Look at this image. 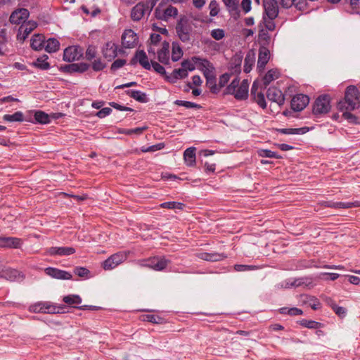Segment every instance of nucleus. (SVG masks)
Listing matches in <instances>:
<instances>
[{
  "label": "nucleus",
  "mask_w": 360,
  "mask_h": 360,
  "mask_svg": "<svg viewBox=\"0 0 360 360\" xmlns=\"http://www.w3.org/2000/svg\"><path fill=\"white\" fill-rule=\"evenodd\" d=\"M278 0H263L264 13L262 22L269 31L276 29L274 19L278 15Z\"/></svg>",
  "instance_id": "1"
},
{
  "label": "nucleus",
  "mask_w": 360,
  "mask_h": 360,
  "mask_svg": "<svg viewBox=\"0 0 360 360\" xmlns=\"http://www.w3.org/2000/svg\"><path fill=\"white\" fill-rule=\"evenodd\" d=\"M176 34L183 43H190L191 40L192 27L189 20L185 15H181L175 27Z\"/></svg>",
  "instance_id": "2"
},
{
  "label": "nucleus",
  "mask_w": 360,
  "mask_h": 360,
  "mask_svg": "<svg viewBox=\"0 0 360 360\" xmlns=\"http://www.w3.org/2000/svg\"><path fill=\"white\" fill-rule=\"evenodd\" d=\"M64 305H56L51 302H38L29 307V311L32 313L42 314H59L63 313Z\"/></svg>",
  "instance_id": "3"
},
{
  "label": "nucleus",
  "mask_w": 360,
  "mask_h": 360,
  "mask_svg": "<svg viewBox=\"0 0 360 360\" xmlns=\"http://www.w3.org/2000/svg\"><path fill=\"white\" fill-rule=\"evenodd\" d=\"M330 108V96L328 94L320 95L313 103L312 114L316 117H320L328 113Z\"/></svg>",
  "instance_id": "4"
},
{
  "label": "nucleus",
  "mask_w": 360,
  "mask_h": 360,
  "mask_svg": "<svg viewBox=\"0 0 360 360\" xmlns=\"http://www.w3.org/2000/svg\"><path fill=\"white\" fill-rule=\"evenodd\" d=\"M126 252H118L112 255L102 263V267L105 270H112L127 259Z\"/></svg>",
  "instance_id": "5"
},
{
  "label": "nucleus",
  "mask_w": 360,
  "mask_h": 360,
  "mask_svg": "<svg viewBox=\"0 0 360 360\" xmlns=\"http://www.w3.org/2000/svg\"><path fill=\"white\" fill-rule=\"evenodd\" d=\"M84 54V50L80 46H70L64 49L63 60L65 62L72 63L79 60Z\"/></svg>",
  "instance_id": "6"
},
{
  "label": "nucleus",
  "mask_w": 360,
  "mask_h": 360,
  "mask_svg": "<svg viewBox=\"0 0 360 360\" xmlns=\"http://www.w3.org/2000/svg\"><path fill=\"white\" fill-rule=\"evenodd\" d=\"M89 64L82 62L79 63L62 65L58 68V69L63 73L72 75L74 73H84L89 70Z\"/></svg>",
  "instance_id": "7"
},
{
  "label": "nucleus",
  "mask_w": 360,
  "mask_h": 360,
  "mask_svg": "<svg viewBox=\"0 0 360 360\" xmlns=\"http://www.w3.org/2000/svg\"><path fill=\"white\" fill-rule=\"evenodd\" d=\"M309 103V97L303 94L295 95L290 102L291 109L294 112L303 110Z\"/></svg>",
  "instance_id": "8"
},
{
  "label": "nucleus",
  "mask_w": 360,
  "mask_h": 360,
  "mask_svg": "<svg viewBox=\"0 0 360 360\" xmlns=\"http://www.w3.org/2000/svg\"><path fill=\"white\" fill-rule=\"evenodd\" d=\"M139 41L136 33L131 29L124 31L122 35V44L126 49H131L136 46Z\"/></svg>",
  "instance_id": "9"
},
{
  "label": "nucleus",
  "mask_w": 360,
  "mask_h": 360,
  "mask_svg": "<svg viewBox=\"0 0 360 360\" xmlns=\"http://www.w3.org/2000/svg\"><path fill=\"white\" fill-rule=\"evenodd\" d=\"M191 60L195 64L198 65V69L202 72L204 76L205 72L210 74L215 72L214 65L207 58H202L199 56H193L191 57Z\"/></svg>",
  "instance_id": "10"
},
{
  "label": "nucleus",
  "mask_w": 360,
  "mask_h": 360,
  "mask_svg": "<svg viewBox=\"0 0 360 360\" xmlns=\"http://www.w3.org/2000/svg\"><path fill=\"white\" fill-rule=\"evenodd\" d=\"M30 12L27 8H18L12 12L9 21L12 24H23L29 18Z\"/></svg>",
  "instance_id": "11"
},
{
  "label": "nucleus",
  "mask_w": 360,
  "mask_h": 360,
  "mask_svg": "<svg viewBox=\"0 0 360 360\" xmlns=\"http://www.w3.org/2000/svg\"><path fill=\"white\" fill-rule=\"evenodd\" d=\"M72 247H51L46 249V255L49 256H69L75 253Z\"/></svg>",
  "instance_id": "12"
},
{
  "label": "nucleus",
  "mask_w": 360,
  "mask_h": 360,
  "mask_svg": "<svg viewBox=\"0 0 360 360\" xmlns=\"http://www.w3.org/2000/svg\"><path fill=\"white\" fill-rule=\"evenodd\" d=\"M44 272L46 275L56 279L70 280L72 277L70 272L55 267H47L44 269Z\"/></svg>",
  "instance_id": "13"
},
{
  "label": "nucleus",
  "mask_w": 360,
  "mask_h": 360,
  "mask_svg": "<svg viewBox=\"0 0 360 360\" xmlns=\"http://www.w3.org/2000/svg\"><path fill=\"white\" fill-rule=\"evenodd\" d=\"M149 4L148 3L139 2L134 6L131 11V18L134 21H139L144 14L148 13Z\"/></svg>",
  "instance_id": "14"
},
{
  "label": "nucleus",
  "mask_w": 360,
  "mask_h": 360,
  "mask_svg": "<svg viewBox=\"0 0 360 360\" xmlns=\"http://www.w3.org/2000/svg\"><path fill=\"white\" fill-rule=\"evenodd\" d=\"M37 25L34 21H28L26 24L21 25L17 34V40L23 42Z\"/></svg>",
  "instance_id": "15"
},
{
  "label": "nucleus",
  "mask_w": 360,
  "mask_h": 360,
  "mask_svg": "<svg viewBox=\"0 0 360 360\" xmlns=\"http://www.w3.org/2000/svg\"><path fill=\"white\" fill-rule=\"evenodd\" d=\"M266 97L269 101L276 103L278 105H283L285 102L284 94L279 89L274 86L267 89Z\"/></svg>",
  "instance_id": "16"
},
{
  "label": "nucleus",
  "mask_w": 360,
  "mask_h": 360,
  "mask_svg": "<svg viewBox=\"0 0 360 360\" xmlns=\"http://www.w3.org/2000/svg\"><path fill=\"white\" fill-rule=\"evenodd\" d=\"M270 58V51L269 48L265 46H260L259 49V55L257 60V69L262 71Z\"/></svg>",
  "instance_id": "17"
},
{
  "label": "nucleus",
  "mask_w": 360,
  "mask_h": 360,
  "mask_svg": "<svg viewBox=\"0 0 360 360\" xmlns=\"http://www.w3.org/2000/svg\"><path fill=\"white\" fill-rule=\"evenodd\" d=\"M102 53L108 61H111L117 56V45L112 41H108L102 49Z\"/></svg>",
  "instance_id": "18"
},
{
  "label": "nucleus",
  "mask_w": 360,
  "mask_h": 360,
  "mask_svg": "<svg viewBox=\"0 0 360 360\" xmlns=\"http://www.w3.org/2000/svg\"><path fill=\"white\" fill-rule=\"evenodd\" d=\"M22 240L15 237H0V247L6 248H20Z\"/></svg>",
  "instance_id": "19"
},
{
  "label": "nucleus",
  "mask_w": 360,
  "mask_h": 360,
  "mask_svg": "<svg viewBox=\"0 0 360 360\" xmlns=\"http://www.w3.org/2000/svg\"><path fill=\"white\" fill-rule=\"evenodd\" d=\"M10 281H21L25 278L24 274L15 269H7L0 276Z\"/></svg>",
  "instance_id": "20"
},
{
  "label": "nucleus",
  "mask_w": 360,
  "mask_h": 360,
  "mask_svg": "<svg viewBox=\"0 0 360 360\" xmlns=\"http://www.w3.org/2000/svg\"><path fill=\"white\" fill-rule=\"evenodd\" d=\"M197 257L200 259L212 262L221 261L227 257L226 254L218 252H200Z\"/></svg>",
  "instance_id": "21"
},
{
  "label": "nucleus",
  "mask_w": 360,
  "mask_h": 360,
  "mask_svg": "<svg viewBox=\"0 0 360 360\" xmlns=\"http://www.w3.org/2000/svg\"><path fill=\"white\" fill-rule=\"evenodd\" d=\"M169 43L167 41H164L162 44L161 49L158 51V60L160 63H163L165 65H168L169 63Z\"/></svg>",
  "instance_id": "22"
},
{
  "label": "nucleus",
  "mask_w": 360,
  "mask_h": 360,
  "mask_svg": "<svg viewBox=\"0 0 360 360\" xmlns=\"http://www.w3.org/2000/svg\"><path fill=\"white\" fill-rule=\"evenodd\" d=\"M345 98H349L360 106V91L356 86H348L345 91Z\"/></svg>",
  "instance_id": "23"
},
{
  "label": "nucleus",
  "mask_w": 360,
  "mask_h": 360,
  "mask_svg": "<svg viewBox=\"0 0 360 360\" xmlns=\"http://www.w3.org/2000/svg\"><path fill=\"white\" fill-rule=\"evenodd\" d=\"M195 150V147H190L184 153V160L188 167H193L196 164Z\"/></svg>",
  "instance_id": "24"
},
{
  "label": "nucleus",
  "mask_w": 360,
  "mask_h": 360,
  "mask_svg": "<svg viewBox=\"0 0 360 360\" xmlns=\"http://www.w3.org/2000/svg\"><path fill=\"white\" fill-rule=\"evenodd\" d=\"M359 106L356 105L354 101H352L349 98H345V94L344 95V98L339 101L337 104V108L339 111L342 110H354L358 108Z\"/></svg>",
  "instance_id": "25"
},
{
  "label": "nucleus",
  "mask_w": 360,
  "mask_h": 360,
  "mask_svg": "<svg viewBox=\"0 0 360 360\" xmlns=\"http://www.w3.org/2000/svg\"><path fill=\"white\" fill-rule=\"evenodd\" d=\"M125 94L139 103H146L149 101L147 94L139 90L129 89Z\"/></svg>",
  "instance_id": "26"
},
{
  "label": "nucleus",
  "mask_w": 360,
  "mask_h": 360,
  "mask_svg": "<svg viewBox=\"0 0 360 360\" xmlns=\"http://www.w3.org/2000/svg\"><path fill=\"white\" fill-rule=\"evenodd\" d=\"M206 79V84L210 88V90L213 94H217L220 91L219 86L217 84V78L214 72L208 74L205 72Z\"/></svg>",
  "instance_id": "27"
},
{
  "label": "nucleus",
  "mask_w": 360,
  "mask_h": 360,
  "mask_svg": "<svg viewBox=\"0 0 360 360\" xmlns=\"http://www.w3.org/2000/svg\"><path fill=\"white\" fill-rule=\"evenodd\" d=\"M3 120L6 122H22L27 121L33 122L31 118L24 117V115L21 111H17L12 115L6 114L3 116Z\"/></svg>",
  "instance_id": "28"
},
{
  "label": "nucleus",
  "mask_w": 360,
  "mask_h": 360,
  "mask_svg": "<svg viewBox=\"0 0 360 360\" xmlns=\"http://www.w3.org/2000/svg\"><path fill=\"white\" fill-rule=\"evenodd\" d=\"M45 37L41 34H35L32 37L30 46L32 49L39 51L44 48Z\"/></svg>",
  "instance_id": "29"
},
{
  "label": "nucleus",
  "mask_w": 360,
  "mask_h": 360,
  "mask_svg": "<svg viewBox=\"0 0 360 360\" xmlns=\"http://www.w3.org/2000/svg\"><path fill=\"white\" fill-rule=\"evenodd\" d=\"M33 116L34 120H33L32 123L46 124L51 122L50 115L41 110H34Z\"/></svg>",
  "instance_id": "30"
},
{
  "label": "nucleus",
  "mask_w": 360,
  "mask_h": 360,
  "mask_svg": "<svg viewBox=\"0 0 360 360\" xmlns=\"http://www.w3.org/2000/svg\"><path fill=\"white\" fill-rule=\"evenodd\" d=\"M310 128L308 127H304L300 128H281L276 129V131L282 134H304L309 131Z\"/></svg>",
  "instance_id": "31"
},
{
  "label": "nucleus",
  "mask_w": 360,
  "mask_h": 360,
  "mask_svg": "<svg viewBox=\"0 0 360 360\" xmlns=\"http://www.w3.org/2000/svg\"><path fill=\"white\" fill-rule=\"evenodd\" d=\"M49 56L46 54L39 57L37 60L32 62V65L43 70H46L50 69L51 65L50 63L47 62Z\"/></svg>",
  "instance_id": "32"
},
{
  "label": "nucleus",
  "mask_w": 360,
  "mask_h": 360,
  "mask_svg": "<svg viewBox=\"0 0 360 360\" xmlns=\"http://www.w3.org/2000/svg\"><path fill=\"white\" fill-rule=\"evenodd\" d=\"M279 72L276 69L269 70L263 77L262 82L264 88H266L267 86L274 80L276 79L279 77Z\"/></svg>",
  "instance_id": "33"
},
{
  "label": "nucleus",
  "mask_w": 360,
  "mask_h": 360,
  "mask_svg": "<svg viewBox=\"0 0 360 360\" xmlns=\"http://www.w3.org/2000/svg\"><path fill=\"white\" fill-rule=\"evenodd\" d=\"M242 56L236 55L234 56L230 62L229 69L231 70V74L236 73L239 74L241 71V63Z\"/></svg>",
  "instance_id": "34"
},
{
  "label": "nucleus",
  "mask_w": 360,
  "mask_h": 360,
  "mask_svg": "<svg viewBox=\"0 0 360 360\" xmlns=\"http://www.w3.org/2000/svg\"><path fill=\"white\" fill-rule=\"evenodd\" d=\"M136 56L138 57V60L139 64L146 70H150L151 65L149 63L148 56L146 52L143 50H137L136 51Z\"/></svg>",
  "instance_id": "35"
},
{
  "label": "nucleus",
  "mask_w": 360,
  "mask_h": 360,
  "mask_svg": "<svg viewBox=\"0 0 360 360\" xmlns=\"http://www.w3.org/2000/svg\"><path fill=\"white\" fill-rule=\"evenodd\" d=\"M63 301L70 307H72L77 309L75 304H79L82 303V298L78 295H68L64 296Z\"/></svg>",
  "instance_id": "36"
},
{
  "label": "nucleus",
  "mask_w": 360,
  "mask_h": 360,
  "mask_svg": "<svg viewBox=\"0 0 360 360\" xmlns=\"http://www.w3.org/2000/svg\"><path fill=\"white\" fill-rule=\"evenodd\" d=\"M45 43L46 44L44 46V49L49 53L56 52L60 48V42L55 38H49L45 41Z\"/></svg>",
  "instance_id": "37"
},
{
  "label": "nucleus",
  "mask_w": 360,
  "mask_h": 360,
  "mask_svg": "<svg viewBox=\"0 0 360 360\" xmlns=\"http://www.w3.org/2000/svg\"><path fill=\"white\" fill-rule=\"evenodd\" d=\"M184 52L180 46V44L177 41L172 42V60L174 62L178 61L182 56Z\"/></svg>",
  "instance_id": "38"
},
{
  "label": "nucleus",
  "mask_w": 360,
  "mask_h": 360,
  "mask_svg": "<svg viewBox=\"0 0 360 360\" xmlns=\"http://www.w3.org/2000/svg\"><path fill=\"white\" fill-rule=\"evenodd\" d=\"M297 323L300 326L307 328H310V329H319V328L323 327V323H321L320 322L312 321V320H307V319H304L297 321Z\"/></svg>",
  "instance_id": "39"
},
{
  "label": "nucleus",
  "mask_w": 360,
  "mask_h": 360,
  "mask_svg": "<svg viewBox=\"0 0 360 360\" xmlns=\"http://www.w3.org/2000/svg\"><path fill=\"white\" fill-rule=\"evenodd\" d=\"M225 6L229 8L230 12H235V19H237L240 16L238 11V4L237 0H222Z\"/></svg>",
  "instance_id": "40"
},
{
  "label": "nucleus",
  "mask_w": 360,
  "mask_h": 360,
  "mask_svg": "<svg viewBox=\"0 0 360 360\" xmlns=\"http://www.w3.org/2000/svg\"><path fill=\"white\" fill-rule=\"evenodd\" d=\"M259 41L261 44L260 46H269L270 44L271 37L266 30L261 28L259 30L258 34Z\"/></svg>",
  "instance_id": "41"
},
{
  "label": "nucleus",
  "mask_w": 360,
  "mask_h": 360,
  "mask_svg": "<svg viewBox=\"0 0 360 360\" xmlns=\"http://www.w3.org/2000/svg\"><path fill=\"white\" fill-rule=\"evenodd\" d=\"M185 207V204L176 201H168L160 204V207L169 210H183Z\"/></svg>",
  "instance_id": "42"
},
{
  "label": "nucleus",
  "mask_w": 360,
  "mask_h": 360,
  "mask_svg": "<svg viewBox=\"0 0 360 360\" xmlns=\"http://www.w3.org/2000/svg\"><path fill=\"white\" fill-rule=\"evenodd\" d=\"M255 64V56L250 52L246 55L244 61V72L248 73Z\"/></svg>",
  "instance_id": "43"
},
{
  "label": "nucleus",
  "mask_w": 360,
  "mask_h": 360,
  "mask_svg": "<svg viewBox=\"0 0 360 360\" xmlns=\"http://www.w3.org/2000/svg\"><path fill=\"white\" fill-rule=\"evenodd\" d=\"M233 96L237 100H245L248 96V90L245 85H240Z\"/></svg>",
  "instance_id": "44"
},
{
  "label": "nucleus",
  "mask_w": 360,
  "mask_h": 360,
  "mask_svg": "<svg viewBox=\"0 0 360 360\" xmlns=\"http://www.w3.org/2000/svg\"><path fill=\"white\" fill-rule=\"evenodd\" d=\"M258 155L262 158H275V159H281L283 157L278 154L276 152L271 151L269 149H262L258 151Z\"/></svg>",
  "instance_id": "45"
},
{
  "label": "nucleus",
  "mask_w": 360,
  "mask_h": 360,
  "mask_svg": "<svg viewBox=\"0 0 360 360\" xmlns=\"http://www.w3.org/2000/svg\"><path fill=\"white\" fill-rule=\"evenodd\" d=\"M170 260L166 259L165 257H156V271L164 270L167 265L170 263Z\"/></svg>",
  "instance_id": "46"
},
{
  "label": "nucleus",
  "mask_w": 360,
  "mask_h": 360,
  "mask_svg": "<svg viewBox=\"0 0 360 360\" xmlns=\"http://www.w3.org/2000/svg\"><path fill=\"white\" fill-rule=\"evenodd\" d=\"M174 103L176 105L184 106L186 108H195L200 109L202 106L199 104L191 101H182V100H176Z\"/></svg>",
  "instance_id": "47"
},
{
  "label": "nucleus",
  "mask_w": 360,
  "mask_h": 360,
  "mask_svg": "<svg viewBox=\"0 0 360 360\" xmlns=\"http://www.w3.org/2000/svg\"><path fill=\"white\" fill-rule=\"evenodd\" d=\"M352 110H342L341 111L342 112V117L344 119L347 120L349 123L357 124H359V118L352 114L351 112Z\"/></svg>",
  "instance_id": "48"
},
{
  "label": "nucleus",
  "mask_w": 360,
  "mask_h": 360,
  "mask_svg": "<svg viewBox=\"0 0 360 360\" xmlns=\"http://www.w3.org/2000/svg\"><path fill=\"white\" fill-rule=\"evenodd\" d=\"M143 321L156 324H162L165 322L164 319L154 314H146L143 316Z\"/></svg>",
  "instance_id": "49"
},
{
  "label": "nucleus",
  "mask_w": 360,
  "mask_h": 360,
  "mask_svg": "<svg viewBox=\"0 0 360 360\" xmlns=\"http://www.w3.org/2000/svg\"><path fill=\"white\" fill-rule=\"evenodd\" d=\"M178 15V9L176 7L172 6H169L164 11L163 17L165 18V21H167L169 18L173 17L175 18Z\"/></svg>",
  "instance_id": "50"
},
{
  "label": "nucleus",
  "mask_w": 360,
  "mask_h": 360,
  "mask_svg": "<svg viewBox=\"0 0 360 360\" xmlns=\"http://www.w3.org/2000/svg\"><path fill=\"white\" fill-rule=\"evenodd\" d=\"M252 98L253 101L256 102L262 109H265L266 108L265 97L262 92L257 93V95H255V96Z\"/></svg>",
  "instance_id": "51"
},
{
  "label": "nucleus",
  "mask_w": 360,
  "mask_h": 360,
  "mask_svg": "<svg viewBox=\"0 0 360 360\" xmlns=\"http://www.w3.org/2000/svg\"><path fill=\"white\" fill-rule=\"evenodd\" d=\"M96 56V48L95 46L89 45L85 53V58L91 61Z\"/></svg>",
  "instance_id": "52"
},
{
  "label": "nucleus",
  "mask_w": 360,
  "mask_h": 360,
  "mask_svg": "<svg viewBox=\"0 0 360 360\" xmlns=\"http://www.w3.org/2000/svg\"><path fill=\"white\" fill-rule=\"evenodd\" d=\"M210 15L212 17H215L219 12V4L216 0H212L209 4Z\"/></svg>",
  "instance_id": "53"
},
{
  "label": "nucleus",
  "mask_w": 360,
  "mask_h": 360,
  "mask_svg": "<svg viewBox=\"0 0 360 360\" xmlns=\"http://www.w3.org/2000/svg\"><path fill=\"white\" fill-rule=\"evenodd\" d=\"M150 65L151 68H153L154 71H155L157 73H159L162 76L166 75L167 72L165 68L162 65H161L159 63L151 60Z\"/></svg>",
  "instance_id": "54"
},
{
  "label": "nucleus",
  "mask_w": 360,
  "mask_h": 360,
  "mask_svg": "<svg viewBox=\"0 0 360 360\" xmlns=\"http://www.w3.org/2000/svg\"><path fill=\"white\" fill-rule=\"evenodd\" d=\"M74 273L79 277L86 278L90 274V271L85 267L77 266L74 269Z\"/></svg>",
  "instance_id": "55"
},
{
  "label": "nucleus",
  "mask_w": 360,
  "mask_h": 360,
  "mask_svg": "<svg viewBox=\"0 0 360 360\" xmlns=\"http://www.w3.org/2000/svg\"><path fill=\"white\" fill-rule=\"evenodd\" d=\"M127 63V60L125 59H117L113 61V63L111 64L110 70L111 71H116L117 70L122 68Z\"/></svg>",
  "instance_id": "56"
},
{
  "label": "nucleus",
  "mask_w": 360,
  "mask_h": 360,
  "mask_svg": "<svg viewBox=\"0 0 360 360\" xmlns=\"http://www.w3.org/2000/svg\"><path fill=\"white\" fill-rule=\"evenodd\" d=\"M156 257H150L148 259L142 261L141 265L143 266L149 267L156 271Z\"/></svg>",
  "instance_id": "57"
},
{
  "label": "nucleus",
  "mask_w": 360,
  "mask_h": 360,
  "mask_svg": "<svg viewBox=\"0 0 360 360\" xmlns=\"http://www.w3.org/2000/svg\"><path fill=\"white\" fill-rule=\"evenodd\" d=\"M211 36L215 39V40H221L225 36V32L224 30L222 29H214L211 31Z\"/></svg>",
  "instance_id": "58"
},
{
  "label": "nucleus",
  "mask_w": 360,
  "mask_h": 360,
  "mask_svg": "<svg viewBox=\"0 0 360 360\" xmlns=\"http://www.w3.org/2000/svg\"><path fill=\"white\" fill-rule=\"evenodd\" d=\"M181 66L183 69L187 71L192 72L195 69L193 62L191 60L186 59L181 62Z\"/></svg>",
  "instance_id": "59"
},
{
  "label": "nucleus",
  "mask_w": 360,
  "mask_h": 360,
  "mask_svg": "<svg viewBox=\"0 0 360 360\" xmlns=\"http://www.w3.org/2000/svg\"><path fill=\"white\" fill-rule=\"evenodd\" d=\"M257 266L253 265H245V264H236L234 269L236 271H246L256 269Z\"/></svg>",
  "instance_id": "60"
},
{
  "label": "nucleus",
  "mask_w": 360,
  "mask_h": 360,
  "mask_svg": "<svg viewBox=\"0 0 360 360\" xmlns=\"http://www.w3.org/2000/svg\"><path fill=\"white\" fill-rule=\"evenodd\" d=\"M106 67V65L102 63L100 58L95 60L92 63V68L94 71L98 72L103 70Z\"/></svg>",
  "instance_id": "61"
},
{
  "label": "nucleus",
  "mask_w": 360,
  "mask_h": 360,
  "mask_svg": "<svg viewBox=\"0 0 360 360\" xmlns=\"http://www.w3.org/2000/svg\"><path fill=\"white\" fill-rule=\"evenodd\" d=\"M231 76V73H224L219 77V86L221 89V87H224L229 81Z\"/></svg>",
  "instance_id": "62"
},
{
  "label": "nucleus",
  "mask_w": 360,
  "mask_h": 360,
  "mask_svg": "<svg viewBox=\"0 0 360 360\" xmlns=\"http://www.w3.org/2000/svg\"><path fill=\"white\" fill-rule=\"evenodd\" d=\"M112 112V109L108 107L103 108L96 113V116L99 118H104Z\"/></svg>",
  "instance_id": "63"
},
{
  "label": "nucleus",
  "mask_w": 360,
  "mask_h": 360,
  "mask_svg": "<svg viewBox=\"0 0 360 360\" xmlns=\"http://www.w3.org/2000/svg\"><path fill=\"white\" fill-rule=\"evenodd\" d=\"M309 302V306L312 309L317 310L321 308V304L316 297H311Z\"/></svg>",
  "instance_id": "64"
}]
</instances>
